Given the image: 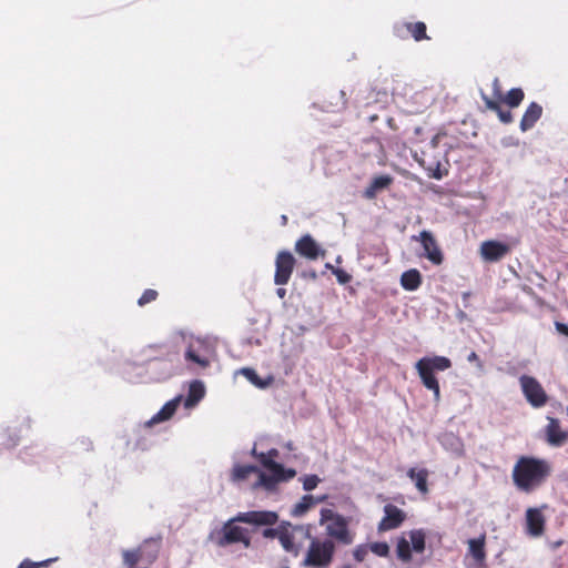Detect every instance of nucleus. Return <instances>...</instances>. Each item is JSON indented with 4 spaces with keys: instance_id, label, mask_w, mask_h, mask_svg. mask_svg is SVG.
<instances>
[{
    "instance_id": "20",
    "label": "nucleus",
    "mask_w": 568,
    "mask_h": 568,
    "mask_svg": "<svg viewBox=\"0 0 568 568\" xmlns=\"http://www.w3.org/2000/svg\"><path fill=\"white\" fill-rule=\"evenodd\" d=\"M205 385L200 379H194L190 383L187 394L183 399L186 409L194 408L205 396Z\"/></svg>"
},
{
    "instance_id": "23",
    "label": "nucleus",
    "mask_w": 568,
    "mask_h": 568,
    "mask_svg": "<svg viewBox=\"0 0 568 568\" xmlns=\"http://www.w3.org/2000/svg\"><path fill=\"white\" fill-rule=\"evenodd\" d=\"M32 419L30 416H24L18 426H9L7 428L8 446L14 447L20 442L21 437L31 429Z\"/></svg>"
},
{
    "instance_id": "9",
    "label": "nucleus",
    "mask_w": 568,
    "mask_h": 568,
    "mask_svg": "<svg viewBox=\"0 0 568 568\" xmlns=\"http://www.w3.org/2000/svg\"><path fill=\"white\" fill-rule=\"evenodd\" d=\"M160 548V538H149L138 549L123 550V564L128 567H133L142 559L148 561L155 560Z\"/></svg>"
},
{
    "instance_id": "22",
    "label": "nucleus",
    "mask_w": 568,
    "mask_h": 568,
    "mask_svg": "<svg viewBox=\"0 0 568 568\" xmlns=\"http://www.w3.org/2000/svg\"><path fill=\"white\" fill-rule=\"evenodd\" d=\"M440 446L448 453L459 457L464 453V444L462 439L453 432H445L438 436Z\"/></svg>"
},
{
    "instance_id": "35",
    "label": "nucleus",
    "mask_w": 568,
    "mask_h": 568,
    "mask_svg": "<svg viewBox=\"0 0 568 568\" xmlns=\"http://www.w3.org/2000/svg\"><path fill=\"white\" fill-rule=\"evenodd\" d=\"M369 551L378 557H387L389 554V546L385 541H376L368 544Z\"/></svg>"
},
{
    "instance_id": "43",
    "label": "nucleus",
    "mask_w": 568,
    "mask_h": 568,
    "mask_svg": "<svg viewBox=\"0 0 568 568\" xmlns=\"http://www.w3.org/2000/svg\"><path fill=\"white\" fill-rule=\"evenodd\" d=\"M369 551L368 544L358 545L354 550V558L362 562L366 558L367 554Z\"/></svg>"
},
{
    "instance_id": "21",
    "label": "nucleus",
    "mask_w": 568,
    "mask_h": 568,
    "mask_svg": "<svg viewBox=\"0 0 568 568\" xmlns=\"http://www.w3.org/2000/svg\"><path fill=\"white\" fill-rule=\"evenodd\" d=\"M262 469L254 464L242 465L240 463H234L231 474L230 480L234 484H241L245 481L251 474H256L257 479L260 478Z\"/></svg>"
},
{
    "instance_id": "41",
    "label": "nucleus",
    "mask_w": 568,
    "mask_h": 568,
    "mask_svg": "<svg viewBox=\"0 0 568 568\" xmlns=\"http://www.w3.org/2000/svg\"><path fill=\"white\" fill-rule=\"evenodd\" d=\"M57 558H50V559H45V560H42V561H32L30 559H24L18 568H40V567H47L49 566L51 562L55 561Z\"/></svg>"
},
{
    "instance_id": "1",
    "label": "nucleus",
    "mask_w": 568,
    "mask_h": 568,
    "mask_svg": "<svg viewBox=\"0 0 568 568\" xmlns=\"http://www.w3.org/2000/svg\"><path fill=\"white\" fill-rule=\"evenodd\" d=\"M182 367L180 351L169 347L143 364L123 363L122 375L131 383H161L178 375Z\"/></svg>"
},
{
    "instance_id": "39",
    "label": "nucleus",
    "mask_w": 568,
    "mask_h": 568,
    "mask_svg": "<svg viewBox=\"0 0 568 568\" xmlns=\"http://www.w3.org/2000/svg\"><path fill=\"white\" fill-rule=\"evenodd\" d=\"M158 292L155 290H152V288H146L142 295L139 297L138 300V305L139 306H144L153 301L156 300L158 297Z\"/></svg>"
},
{
    "instance_id": "10",
    "label": "nucleus",
    "mask_w": 568,
    "mask_h": 568,
    "mask_svg": "<svg viewBox=\"0 0 568 568\" xmlns=\"http://www.w3.org/2000/svg\"><path fill=\"white\" fill-rule=\"evenodd\" d=\"M418 241L424 250L422 255L430 261L434 265H440L444 261L443 252L430 231L423 230L418 235L412 237Z\"/></svg>"
},
{
    "instance_id": "34",
    "label": "nucleus",
    "mask_w": 568,
    "mask_h": 568,
    "mask_svg": "<svg viewBox=\"0 0 568 568\" xmlns=\"http://www.w3.org/2000/svg\"><path fill=\"white\" fill-rule=\"evenodd\" d=\"M409 22L397 21L393 24V34L400 40H406L409 38Z\"/></svg>"
},
{
    "instance_id": "27",
    "label": "nucleus",
    "mask_w": 568,
    "mask_h": 568,
    "mask_svg": "<svg viewBox=\"0 0 568 568\" xmlns=\"http://www.w3.org/2000/svg\"><path fill=\"white\" fill-rule=\"evenodd\" d=\"M235 374L244 376L252 385L258 389H266L274 382L273 375L261 377L252 367H242Z\"/></svg>"
},
{
    "instance_id": "54",
    "label": "nucleus",
    "mask_w": 568,
    "mask_h": 568,
    "mask_svg": "<svg viewBox=\"0 0 568 568\" xmlns=\"http://www.w3.org/2000/svg\"><path fill=\"white\" fill-rule=\"evenodd\" d=\"M564 544L562 539H558L556 541H551L550 545L554 549L558 548L559 546H561Z\"/></svg>"
},
{
    "instance_id": "48",
    "label": "nucleus",
    "mask_w": 568,
    "mask_h": 568,
    "mask_svg": "<svg viewBox=\"0 0 568 568\" xmlns=\"http://www.w3.org/2000/svg\"><path fill=\"white\" fill-rule=\"evenodd\" d=\"M467 361L469 363H476L478 366H480V359H479V356L477 355L476 352L471 351L468 355H467Z\"/></svg>"
},
{
    "instance_id": "62",
    "label": "nucleus",
    "mask_w": 568,
    "mask_h": 568,
    "mask_svg": "<svg viewBox=\"0 0 568 568\" xmlns=\"http://www.w3.org/2000/svg\"><path fill=\"white\" fill-rule=\"evenodd\" d=\"M311 526H307L305 532H310Z\"/></svg>"
},
{
    "instance_id": "28",
    "label": "nucleus",
    "mask_w": 568,
    "mask_h": 568,
    "mask_svg": "<svg viewBox=\"0 0 568 568\" xmlns=\"http://www.w3.org/2000/svg\"><path fill=\"white\" fill-rule=\"evenodd\" d=\"M326 496L315 497L313 495H304L298 503L294 505L291 509V516L293 517H302L305 515L311 508H313L316 504L322 503Z\"/></svg>"
},
{
    "instance_id": "56",
    "label": "nucleus",
    "mask_w": 568,
    "mask_h": 568,
    "mask_svg": "<svg viewBox=\"0 0 568 568\" xmlns=\"http://www.w3.org/2000/svg\"><path fill=\"white\" fill-rule=\"evenodd\" d=\"M304 530V526H297L294 528V532H298V531H303Z\"/></svg>"
},
{
    "instance_id": "12",
    "label": "nucleus",
    "mask_w": 568,
    "mask_h": 568,
    "mask_svg": "<svg viewBox=\"0 0 568 568\" xmlns=\"http://www.w3.org/2000/svg\"><path fill=\"white\" fill-rule=\"evenodd\" d=\"M182 399V395H178L174 398L170 399L161 407V409L156 414H154L150 419L145 420L144 423L139 424L136 428L139 430H148L156 424L171 419L173 415L176 413Z\"/></svg>"
},
{
    "instance_id": "53",
    "label": "nucleus",
    "mask_w": 568,
    "mask_h": 568,
    "mask_svg": "<svg viewBox=\"0 0 568 568\" xmlns=\"http://www.w3.org/2000/svg\"><path fill=\"white\" fill-rule=\"evenodd\" d=\"M276 295L280 297V298H284L286 296V290L283 288V287H278L276 290Z\"/></svg>"
},
{
    "instance_id": "2",
    "label": "nucleus",
    "mask_w": 568,
    "mask_h": 568,
    "mask_svg": "<svg viewBox=\"0 0 568 568\" xmlns=\"http://www.w3.org/2000/svg\"><path fill=\"white\" fill-rule=\"evenodd\" d=\"M237 523L247 524L256 529H262L261 532H288L292 527L290 521L278 523V514L273 510H250L239 513L236 516L229 518L222 524V527L212 529L211 532H248L247 529L237 526Z\"/></svg>"
},
{
    "instance_id": "3",
    "label": "nucleus",
    "mask_w": 568,
    "mask_h": 568,
    "mask_svg": "<svg viewBox=\"0 0 568 568\" xmlns=\"http://www.w3.org/2000/svg\"><path fill=\"white\" fill-rule=\"evenodd\" d=\"M280 452L276 448H271L263 452L261 456V476L252 484V490L263 489L266 493H275L277 486L282 483H287L296 476V470L286 467L284 464L276 462Z\"/></svg>"
},
{
    "instance_id": "60",
    "label": "nucleus",
    "mask_w": 568,
    "mask_h": 568,
    "mask_svg": "<svg viewBox=\"0 0 568 568\" xmlns=\"http://www.w3.org/2000/svg\"><path fill=\"white\" fill-rule=\"evenodd\" d=\"M376 119H377V115H371L369 116L371 122H374Z\"/></svg>"
},
{
    "instance_id": "16",
    "label": "nucleus",
    "mask_w": 568,
    "mask_h": 568,
    "mask_svg": "<svg viewBox=\"0 0 568 568\" xmlns=\"http://www.w3.org/2000/svg\"><path fill=\"white\" fill-rule=\"evenodd\" d=\"M405 519V513L395 505L387 504L384 506V517L378 524V530L385 531L396 529Z\"/></svg>"
},
{
    "instance_id": "31",
    "label": "nucleus",
    "mask_w": 568,
    "mask_h": 568,
    "mask_svg": "<svg viewBox=\"0 0 568 568\" xmlns=\"http://www.w3.org/2000/svg\"><path fill=\"white\" fill-rule=\"evenodd\" d=\"M468 544L470 555L473 556L477 564H481L485 559V535H480L479 538L470 539Z\"/></svg>"
},
{
    "instance_id": "24",
    "label": "nucleus",
    "mask_w": 568,
    "mask_h": 568,
    "mask_svg": "<svg viewBox=\"0 0 568 568\" xmlns=\"http://www.w3.org/2000/svg\"><path fill=\"white\" fill-rule=\"evenodd\" d=\"M394 179L389 174H382L373 178L369 185L365 189L363 195L367 200L376 197L377 193L389 187Z\"/></svg>"
},
{
    "instance_id": "5",
    "label": "nucleus",
    "mask_w": 568,
    "mask_h": 568,
    "mask_svg": "<svg viewBox=\"0 0 568 568\" xmlns=\"http://www.w3.org/2000/svg\"><path fill=\"white\" fill-rule=\"evenodd\" d=\"M452 366V361L445 356H425L416 362L415 368L423 385L433 392L436 403L440 400V387L435 375L436 372H444Z\"/></svg>"
},
{
    "instance_id": "33",
    "label": "nucleus",
    "mask_w": 568,
    "mask_h": 568,
    "mask_svg": "<svg viewBox=\"0 0 568 568\" xmlns=\"http://www.w3.org/2000/svg\"><path fill=\"white\" fill-rule=\"evenodd\" d=\"M524 98L525 93L523 89L513 88L507 92L504 101L509 108H517L523 102Z\"/></svg>"
},
{
    "instance_id": "59",
    "label": "nucleus",
    "mask_w": 568,
    "mask_h": 568,
    "mask_svg": "<svg viewBox=\"0 0 568 568\" xmlns=\"http://www.w3.org/2000/svg\"><path fill=\"white\" fill-rule=\"evenodd\" d=\"M494 87L497 90V88H498V79L497 78L494 80Z\"/></svg>"
},
{
    "instance_id": "42",
    "label": "nucleus",
    "mask_w": 568,
    "mask_h": 568,
    "mask_svg": "<svg viewBox=\"0 0 568 568\" xmlns=\"http://www.w3.org/2000/svg\"><path fill=\"white\" fill-rule=\"evenodd\" d=\"M332 273L335 275L336 281L342 285L349 283L352 280V275L343 268L332 267Z\"/></svg>"
},
{
    "instance_id": "45",
    "label": "nucleus",
    "mask_w": 568,
    "mask_h": 568,
    "mask_svg": "<svg viewBox=\"0 0 568 568\" xmlns=\"http://www.w3.org/2000/svg\"><path fill=\"white\" fill-rule=\"evenodd\" d=\"M481 99L484 100L487 109H489L491 111L499 109V105H500L499 102L491 100L483 91H481Z\"/></svg>"
},
{
    "instance_id": "55",
    "label": "nucleus",
    "mask_w": 568,
    "mask_h": 568,
    "mask_svg": "<svg viewBox=\"0 0 568 568\" xmlns=\"http://www.w3.org/2000/svg\"><path fill=\"white\" fill-rule=\"evenodd\" d=\"M287 221H288L287 216L285 214H282L281 215V225L285 226L287 224Z\"/></svg>"
},
{
    "instance_id": "50",
    "label": "nucleus",
    "mask_w": 568,
    "mask_h": 568,
    "mask_svg": "<svg viewBox=\"0 0 568 568\" xmlns=\"http://www.w3.org/2000/svg\"><path fill=\"white\" fill-rule=\"evenodd\" d=\"M332 537H336L343 544H351L353 541L352 535H331Z\"/></svg>"
},
{
    "instance_id": "8",
    "label": "nucleus",
    "mask_w": 568,
    "mask_h": 568,
    "mask_svg": "<svg viewBox=\"0 0 568 568\" xmlns=\"http://www.w3.org/2000/svg\"><path fill=\"white\" fill-rule=\"evenodd\" d=\"M518 381L523 395L531 407L540 408L547 404L549 397L536 377L524 374Z\"/></svg>"
},
{
    "instance_id": "37",
    "label": "nucleus",
    "mask_w": 568,
    "mask_h": 568,
    "mask_svg": "<svg viewBox=\"0 0 568 568\" xmlns=\"http://www.w3.org/2000/svg\"><path fill=\"white\" fill-rule=\"evenodd\" d=\"M268 537V535H266ZM270 537H278L281 545L286 551L297 555V549L294 546V535H270Z\"/></svg>"
},
{
    "instance_id": "51",
    "label": "nucleus",
    "mask_w": 568,
    "mask_h": 568,
    "mask_svg": "<svg viewBox=\"0 0 568 568\" xmlns=\"http://www.w3.org/2000/svg\"><path fill=\"white\" fill-rule=\"evenodd\" d=\"M302 276L305 277V278H312V280H316L317 278V274L314 270H310V271H304L302 273Z\"/></svg>"
},
{
    "instance_id": "38",
    "label": "nucleus",
    "mask_w": 568,
    "mask_h": 568,
    "mask_svg": "<svg viewBox=\"0 0 568 568\" xmlns=\"http://www.w3.org/2000/svg\"><path fill=\"white\" fill-rule=\"evenodd\" d=\"M302 481H303V489L305 491H312L321 483V478L315 474H310V475H305L302 478Z\"/></svg>"
},
{
    "instance_id": "47",
    "label": "nucleus",
    "mask_w": 568,
    "mask_h": 568,
    "mask_svg": "<svg viewBox=\"0 0 568 568\" xmlns=\"http://www.w3.org/2000/svg\"><path fill=\"white\" fill-rule=\"evenodd\" d=\"M555 326L559 334L568 337V324L567 323L556 322Z\"/></svg>"
},
{
    "instance_id": "6",
    "label": "nucleus",
    "mask_w": 568,
    "mask_h": 568,
    "mask_svg": "<svg viewBox=\"0 0 568 568\" xmlns=\"http://www.w3.org/2000/svg\"><path fill=\"white\" fill-rule=\"evenodd\" d=\"M183 341L186 343L184 351V359L190 369H204L210 366V347L201 338H194L192 335L189 337L183 336Z\"/></svg>"
},
{
    "instance_id": "19",
    "label": "nucleus",
    "mask_w": 568,
    "mask_h": 568,
    "mask_svg": "<svg viewBox=\"0 0 568 568\" xmlns=\"http://www.w3.org/2000/svg\"><path fill=\"white\" fill-rule=\"evenodd\" d=\"M207 542L217 547L226 548L237 544H243L247 548L251 544L247 535H209Z\"/></svg>"
},
{
    "instance_id": "14",
    "label": "nucleus",
    "mask_w": 568,
    "mask_h": 568,
    "mask_svg": "<svg viewBox=\"0 0 568 568\" xmlns=\"http://www.w3.org/2000/svg\"><path fill=\"white\" fill-rule=\"evenodd\" d=\"M410 537L412 546L404 537L397 542L396 555L403 562L412 560V551L423 552L425 549V535H410Z\"/></svg>"
},
{
    "instance_id": "61",
    "label": "nucleus",
    "mask_w": 568,
    "mask_h": 568,
    "mask_svg": "<svg viewBox=\"0 0 568 568\" xmlns=\"http://www.w3.org/2000/svg\"><path fill=\"white\" fill-rule=\"evenodd\" d=\"M325 267L332 271V267H334V266L332 264H329V263H326Z\"/></svg>"
},
{
    "instance_id": "4",
    "label": "nucleus",
    "mask_w": 568,
    "mask_h": 568,
    "mask_svg": "<svg viewBox=\"0 0 568 568\" xmlns=\"http://www.w3.org/2000/svg\"><path fill=\"white\" fill-rule=\"evenodd\" d=\"M549 475L548 462L531 456H521L513 469L514 484L525 493H530L539 487Z\"/></svg>"
},
{
    "instance_id": "15",
    "label": "nucleus",
    "mask_w": 568,
    "mask_h": 568,
    "mask_svg": "<svg viewBox=\"0 0 568 568\" xmlns=\"http://www.w3.org/2000/svg\"><path fill=\"white\" fill-rule=\"evenodd\" d=\"M548 424L545 427V439L551 447H561L568 440V432L561 429L560 422L555 417H547Z\"/></svg>"
},
{
    "instance_id": "17",
    "label": "nucleus",
    "mask_w": 568,
    "mask_h": 568,
    "mask_svg": "<svg viewBox=\"0 0 568 568\" xmlns=\"http://www.w3.org/2000/svg\"><path fill=\"white\" fill-rule=\"evenodd\" d=\"M295 251L308 260H316L324 255V251L311 234H305L296 241Z\"/></svg>"
},
{
    "instance_id": "52",
    "label": "nucleus",
    "mask_w": 568,
    "mask_h": 568,
    "mask_svg": "<svg viewBox=\"0 0 568 568\" xmlns=\"http://www.w3.org/2000/svg\"><path fill=\"white\" fill-rule=\"evenodd\" d=\"M339 95H341V103H339V104H338V103H336V106H337V108H344V106H345V103H346V101H345V99H344V97H345V92H344V91H339Z\"/></svg>"
},
{
    "instance_id": "18",
    "label": "nucleus",
    "mask_w": 568,
    "mask_h": 568,
    "mask_svg": "<svg viewBox=\"0 0 568 568\" xmlns=\"http://www.w3.org/2000/svg\"><path fill=\"white\" fill-rule=\"evenodd\" d=\"M508 252L509 247L507 244L495 240L485 241L480 246L481 257L487 262H497Z\"/></svg>"
},
{
    "instance_id": "30",
    "label": "nucleus",
    "mask_w": 568,
    "mask_h": 568,
    "mask_svg": "<svg viewBox=\"0 0 568 568\" xmlns=\"http://www.w3.org/2000/svg\"><path fill=\"white\" fill-rule=\"evenodd\" d=\"M407 476L410 478L412 481H414L415 487L417 488V490L419 493H422V494L428 493V486H427L428 471H427V469L409 468L407 471Z\"/></svg>"
},
{
    "instance_id": "44",
    "label": "nucleus",
    "mask_w": 568,
    "mask_h": 568,
    "mask_svg": "<svg viewBox=\"0 0 568 568\" xmlns=\"http://www.w3.org/2000/svg\"><path fill=\"white\" fill-rule=\"evenodd\" d=\"M497 112L499 120L503 123H510L513 121V114L509 110H504L500 105L499 109L495 110Z\"/></svg>"
},
{
    "instance_id": "46",
    "label": "nucleus",
    "mask_w": 568,
    "mask_h": 568,
    "mask_svg": "<svg viewBox=\"0 0 568 568\" xmlns=\"http://www.w3.org/2000/svg\"><path fill=\"white\" fill-rule=\"evenodd\" d=\"M429 176L435 179V180H442L443 179L444 172L440 169V163L439 162L436 163V166H435L434 170H432V172L429 173Z\"/></svg>"
},
{
    "instance_id": "11",
    "label": "nucleus",
    "mask_w": 568,
    "mask_h": 568,
    "mask_svg": "<svg viewBox=\"0 0 568 568\" xmlns=\"http://www.w3.org/2000/svg\"><path fill=\"white\" fill-rule=\"evenodd\" d=\"M295 266V257L290 251H281L275 261L274 283L285 285L288 283Z\"/></svg>"
},
{
    "instance_id": "49",
    "label": "nucleus",
    "mask_w": 568,
    "mask_h": 568,
    "mask_svg": "<svg viewBox=\"0 0 568 568\" xmlns=\"http://www.w3.org/2000/svg\"><path fill=\"white\" fill-rule=\"evenodd\" d=\"M263 452H258L257 448H256V444L253 445L252 449L250 450V455L252 457H254L258 464L261 465V456H262Z\"/></svg>"
},
{
    "instance_id": "25",
    "label": "nucleus",
    "mask_w": 568,
    "mask_h": 568,
    "mask_svg": "<svg viewBox=\"0 0 568 568\" xmlns=\"http://www.w3.org/2000/svg\"><path fill=\"white\" fill-rule=\"evenodd\" d=\"M545 516L540 508H528L526 510V532H544Z\"/></svg>"
},
{
    "instance_id": "36",
    "label": "nucleus",
    "mask_w": 568,
    "mask_h": 568,
    "mask_svg": "<svg viewBox=\"0 0 568 568\" xmlns=\"http://www.w3.org/2000/svg\"><path fill=\"white\" fill-rule=\"evenodd\" d=\"M39 452H40L39 445H32V446L26 447L23 450H21L19 457L23 463H33L34 457L37 454H39Z\"/></svg>"
},
{
    "instance_id": "63",
    "label": "nucleus",
    "mask_w": 568,
    "mask_h": 568,
    "mask_svg": "<svg viewBox=\"0 0 568 568\" xmlns=\"http://www.w3.org/2000/svg\"><path fill=\"white\" fill-rule=\"evenodd\" d=\"M343 568H352L349 565L344 566Z\"/></svg>"
},
{
    "instance_id": "29",
    "label": "nucleus",
    "mask_w": 568,
    "mask_h": 568,
    "mask_svg": "<svg viewBox=\"0 0 568 568\" xmlns=\"http://www.w3.org/2000/svg\"><path fill=\"white\" fill-rule=\"evenodd\" d=\"M400 285L404 290L414 292L422 285V274L416 268L403 272L400 276Z\"/></svg>"
},
{
    "instance_id": "13",
    "label": "nucleus",
    "mask_w": 568,
    "mask_h": 568,
    "mask_svg": "<svg viewBox=\"0 0 568 568\" xmlns=\"http://www.w3.org/2000/svg\"><path fill=\"white\" fill-rule=\"evenodd\" d=\"M320 523L325 526V532H349L348 519L331 508L321 510Z\"/></svg>"
},
{
    "instance_id": "58",
    "label": "nucleus",
    "mask_w": 568,
    "mask_h": 568,
    "mask_svg": "<svg viewBox=\"0 0 568 568\" xmlns=\"http://www.w3.org/2000/svg\"><path fill=\"white\" fill-rule=\"evenodd\" d=\"M469 295H470V293H468V292L463 293V298H464V300H466V298H468V297H469Z\"/></svg>"
},
{
    "instance_id": "40",
    "label": "nucleus",
    "mask_w": 568,
    "mask_h": 568,
    "mask_svg": "<svg viewBox=\"0 0 568 568\" xmlns=\"http://www.w3.org/2000/svg\"><path fill=\"white\" fill-rule=\"evenodd\" d=\"M74 446L79 450L91 452L93 449V442L90 437L80 436L75 439Z\"/></svg>"
},
{
    "instance_id": "26",
    "label": "nucleus",
    "mask_w": 568,
    "mask_h": 568,
    "mask_svg": "<svg viewBox=\"0 0 568 568\" xmlns=\"http://www.w3.org/2000/svg\"><path fill=\"white\" fill-rule=\"evenodd\" d=\"M542 115V106L537 103V102H531L523 118H521V121H520V130L523 132H526L530 129H532L535 126V124L537 123V121L541 118Z\"/></svg>"
},
{
    "instance_id": "57",
    "label": "nucleus",
    "mask_w": 568,
    "mask_h": 568,
    "mask_svg": "<svg viewBox=\"0 0 568 568\" xmlns=\"http://www.w3.org/2000/svg\"><path fill=\"white\" fill-rule=\"evenodd\" d=\"M408 532L415 534V532H425L424 529H412Z\"/></svg>"
},
{
    "instance_id": "7",
    "label": "nucleus",
    "mask_w": 568,
    "mask_h": 568,
    "mask_svg": "<svg viewBox=\"0 0 568 568\" xmlns=\"http://www.w3.org/2000/svg\"><path fill=\"white\" fill-rule=\"evenodd\" d=\"M335 544L332 539L320 541L313 538L308 547L303 565L307 567H327L333 558Z\"/></svg>"
},
{
    "instance_id": "32",
    "label": "nucleus",
    "mask_w": 568,
    "mask_h": 568,
    "mask_svg": "<svg viewBox=\"0 0 568 568\" xmlns=\"http://www.w3.org/2000/svg\"><path fill=\"white\" fill-rule=\"evenodd\" d=\"M409 37H412L416 42L429 39L427 36V27L425 22H409Z\"/></svg>"
}]
</instances>
